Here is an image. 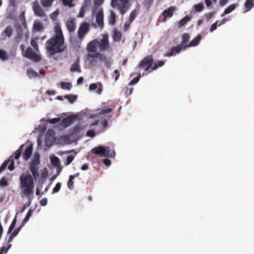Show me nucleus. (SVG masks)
Wrapping results in <instances>:
<instances>
[{
  "label": "nucleus",
  "mask_w": 254,
  "mask_h": 254,
  "mask_svg": "<svg viewBox=\"0 0 254 254\" xmlns=\"http://www.w3.org/2000/svg\"><path fill=\"white\" fill-rule=\"evenodd\" d=\"M54 32V34L46 41L45 44L47 51L51 55L62 53L66 48L64 35L59 22L55 23Z\"/></svg>",
  "instance_id": "f257e3e1"
},
{
  "label": "nucleus",
  "mask_w": 254,
  "mask_h": 254,
  "mask_svg": "<svg viewBox=\"0 0 254 254\" xmlns=\"http://www.w3.org/2000/svg\"><path fill=\"white\" fill-rule=\"evenodd\" d=\"M34 177L28 172L22 173L19 177L20 188L22 194L29 198L33 193L34 188Z\"/></svg>",
  "instance_id": "f03ea898"
},
{
  "label": "nucleus",
  "mask_w": 254,
  "mask_h": 254,
  "mask_svg": "<svg viewBox=\"0 0 254 254\" xmlns=\"http://www.w3.org/2000/svg\"><path fill=\"white\" fill-rule=\"evenodd\" d=\"M33 144L31 142H27L25 144H21L9 159H19L21 156L23 159H30L33 152Z\"/></svg>",
  "instance_id": "7ed1b4c3"
},
{
  "label": "nucleus",
  "mask_w": 254,
  "mask_h": 254,
  "mask_svg": "<svg viewBox=\"0 0 254 254\" xmlns=\"http://www.w3.org/2000/svg\"><path fill=\"white\" fill-rule=\"evenodd\" d=\"M190 35L188 33H184L182 36V41L180 44L177 46L172 47L168 52L165 55L164 57H171L174 54H178L182 50H185L188 46V42L190 40Z\"/></svg>",
  "instance_id": "20e7f679"
},
{
  "label": "nucleus",
  "mask_w": 254,
  "mask_h": 254,
  "mask_svg": "<svg viewBox=\"0 0 254 254\" xmlns=\"http://www.w3.org/2000/svg\"><path fill=\"white\" fill-rule=\"evenodd\" d=\"M92 153L98 155L100 157L114 158L116 153L113 149L109 146H98L91 150Z\"/></svg>",
  "instance_id": "39448f33"
},
{
  "label": "nucleus",
  "mask_w": 254,
  "mask_h": 254,
  "mask_svg": "<svg viewBox=\"0 0 254 254\" xmlns=\"http://www.w3.org/2000/svg\"><path fill=\"white\" fill-rule=\"evenodd\" d=\"M138 66L140 68L144 69L145 71L149 72V69L155 70L157 67V64L154 62L153 56L149 55L145 57L139 63Z\"/></svg>",
  "instance_id": "423d86ee"
},
{
  "label": "nucleus",
  "mask_w": 254,
  "mask_h": 254,
  "mask_svg": "<svg viewBox=\"0 0 254 254\" xmlns=\"http://www.w3.org/2000/svg\"><path fill=\"white\" fill-rule=\"evenodd\" d=\"M119 0H112L111 5L113 8L117 7L120 13L123 15L129 8L130 6V1L131 0H120V3L118 4Z\"/></svg>",
  "instance_id": "0eeeda50"
},
{
  "label": "nucleus",
  "mask_w": 254,
  "mask_h": 254,
  "mask_svg": "<svg viewBox=\"0 0 254 254\" xmlns=\"http://www.w3.org/2000/svg\"><path fill=\"white\" fill-rule=\"evenodd\" d=\"M40 160H32V161L29 165V169L32 173V176L34 177L35 180H36L39 176V165L40 163Z\"/></svg>",
  "instance_id": "6e6552de"
},
{
  "label": "nucleus",
  "mask_w": 254,
  "mask_h": 254,
  "mask_svg": "<svg viewBox=\"0 0 254 254\" xmlns=\"http://www.w3.org/2000/svg\"><path fill=\"white\" fill-rule=\"evenodd\" d=\"M90 29L89 24L87 22L81 23L77 31L78 38L82 40L86 34L89 32Z\"/></svg>",
  "instance_id": "1a4fd4ad"
},
{
  "label": "nucleus",
  "mask_w": 254,
  "mask_h": 254,
  "mask_svg": "<svg viewBox=\"0 0 254 254\" xmlns=\"http://www.w3.org/2000/svg\"><path fill=\"white\" fill-rule=\"evenodd\" d=\"M24 56L36 62H38L41 60L40 56L36 54L32 49L30 47L25 50Z\"/></svg>",
  "instance_id": "9d476101"
},
{
  "label": "nucleus",
  "mask_w": 254,
  "mask_h": 254,
  "mask_svg": "<svg viewBox=\"0 0 254 254\" xmlns=\"http://www.w3.org/2000/svg\"><path fill=\"white\" fill-rule=\"evenodd\" d=\"M99 50L100 51H105L109 49L110 45L109 36L107 34L103 35L102 39L99 41Z\"/></svg>",
  "instance_id": "9b49d317"
},
{
  "label": "nucleus",
  "mask_w": 254,
  "mask_h": 254,
  "mask_svg": "<svg viewBox=\"0 0 254 254\" xmlns=\"http://www.w3.org/2000/svg\"><path fill=\"white\" fill-rule=\"evenodd\" d=\"M99 46V41L97 39H94L88 43L86 50L89 53H96L97 47Z\"/></svg>",
  "instance_id": "f8f14e48"
},
{
  "label": "nucleus",
  "mask_w": 254,
  "mask_h": 254,
  "mask_svg": "<svg viewBox=\"0 0 254 254\" xmlns=\"http://www.w3.org/2000/svg\"><path fill=\"white\" fill-rule=\"evenodd\" d=\"M96 21L99 26L103 28L104 27V14L103 10L100 8L96 15Z\"/></svg>",
  "instance_id": "ddd939ff"
},
{
  "label": "nucleus",
  "mask_w": 254,
  "mask_h": 254,
  "mask_svg": "<svg viewBox=\"0 0 254 254\" xmlns=\"http://www.w3.org/2000/svg\"><path fill=\"white\" fill-rule=\"evenodd\" d=\"M33 10L35 14L40 17H44L46 16V14L41 7L40 6L38 3H34L33 4Z\"/></svg>",
  "instance_id": "4468645a"
},
{
  "label": "nucleus",
  "mask_w": 254,
  "mask_h": 254,
  "mask_svg": "<svg viewBox=\"0 0 254 254\" xmlns=\"http://www.w3.org/2000/svg\"><path fill=\"white\" fill-rule=\"evenodd\" d=\"M75 116H69L63 119L61 121V125L64 127H67L72 124L74 121Z\"/></svg>",
  "instance_id": "2eb2a0df"
},
{
  "label": "nucleus",
  "mask_w": 254,
  "mask_h": 254,
  "mask_svg": "<svg viewBox=\"0 0 254 254\" xmlns=\"http://www.w3.org/2000/svg\"><path fill=\"white\" fill-rule=\"evenodd\" d=\"M66 27L69 32H73L76 28L75 20L73 18H69L66 23Z\"/></svg>",
  "instance_id": "dca6fc26"
},
{
  "label": "nucleus",
  "mask_w": 254,
  "mask_h": 254,
  "mask_svg": "<svg viewBox=\"0 0 254 254\" xmlns=\"http://www.w3.org/2000/svg\"><path fill=\"white\" fill-rule=\"evenodd\" d=\"M89 89L90 90H94L97 89L96 93L100 94L103 90V86L100 82L91 83L89 85Z\"/></svg>",
  "instance_id": "f3484780"
},
{
  "label": "nucleus",
  "mask_w": 254,
  "mask_h": 254,
  "mask_svg": "<svg viewBox=\"0 0 254 254\" xmlns=\"http://www.w3.org/2000/svg\"><path fill=\"white\" fill-rule=\"evenodd\" d=\"M23 36V32L22 28L20 27L19 29H17L16 31V36L15 37L14 39V43L15 45H18Z\"/></svg>",
  "instance_id": "a211bd4d"
},
{
  "label": "nucleus",
  "mask_w": 254,
  "mask_h": 254,
  "mask_svg": "<svg viewBox=\"0 0 254 254\" xmlns=\"http://www.w3.org/2000/svg\"><path fill=\"white\" fill-rule=\"evenodd\" d=\"M70 71L71 72H81V69L79 64V58H78L74 63L71 65L70 68Z\"/></svg>",
  "instance_id": "6ab92c4d"
},
{
  "label": "nucleus",
  "mask_w": 254,
  "mask_h": 254,
  "mask_svg": "<svg viewBox=\"0 0 254 254\" xmlns=\"http://www.w3.org/2000/svg\"><path fill=\"white\" fill-rule=\"evenodd\" d=\"M176 10V7L174 6H170L168 9L164 10L163 12V15H165L166 17L169 18L171 17L174 14V11Z\"/></svg>",
  "instance_id": "aec40b11"
},
{
  "label": "nucleus",
  "mask_w": 254,
  "mask_h": 254,
  "mask_svg": "<svg viewBox=\"0 0 254 254\" xmlns=\"http://www.w3.org/2000/svg\"><path fill=\"white\" fill-rule=\"evenodd\" d=\"M254 7V0H246L244 3V13L247 12Z\"/></svg>",
  "instance_id": "412c9836"
},
{
  "label": "nucleus",
  "mask_w": 254,
  "mask_h": 254,
  "mask_svg": "<svg viewBox=\"0 0 254 254\" xmlns=\"http://www.w3.org/2000/svg\"><path fill=\"white\" fill-rule=\"evenodd\" d=\"M87 58L89 60L90 58H98L100 61H106V57L105 56L102 55L99 53H96L94 54H88L87 55Z\"/></svg>",
  "instance_id": "4be33fe9"
},
{
  "label": "nucleus",
  "mask_w": 254,
  "mask_h": 254,
  "mask_svg": "<svg viewBox=\"0 0 254 254\" xmlns=\"http://www.w3.org/2000/svg\"><path fill=\"white\" fill-rule=\"evenodd\" d=\"M23 225L21 224L18 228H16L13 232H12L11 233H10V235L9 236L8 243H10L12 241L13 238L18 235V233L23 227Z\"/></svg>",
  "instance_id": "5701e85b"
},
{
  "label": "nucleus",
  "mask_w": 254,
  "mask_h": 254,
  "mask_svg": "<svg viewBox=\"0 0 254 254\" xmlns=\"http://www.w3.org/2000/svg\"><path fill=\"white\" fill-rule=\"evenodd\" d=\"M201 39V36L200 35H197L195 38H194L192 40H191L188 44L189 47L195 46L197 45L200 40Z\"/></svg>",
  "instance_id": "b1692460"
},
{
  "label": "nucleus",
  "mask_w": 254,
  "mask_h": 254,
  "mask_svg": "<svg viewBox=\"0 0 254 254\" xmlns=\"http://www.w3.org/2000/svg\"><path fill=\"white\" fill-rule=\"evenodd\" d=\"M116 19V14L114 11H113V10H111V12H110V14L108 17L109 23L110 24L114 25L115 24Z\"/></svg>",
  "instance_id": "393cba45"
},
{
  "label": "nucleus",
  "mask_w": 254,
  "mask_h": 254,
  "mask_svg": "<svg viewBox=\"0 0 254 254\" xmlns=\"http://www.w3.org/2000/svg\"><path fill=\"white\" fill-rule=\"evenodd\" d=\"M122 35L120 31H119L116 29L114 30V33L113 35V40L114 41H116V42L120 41L121 40V38H122Z\"/></svg>",
  "instance_id": "a878e982"
},
{
  "label": "nucleus",
  "mask_w": 254,
  "mask_h": 254,
  "mask_svg": "<svg viewBox=\"0 0 254 254\" xmlns=\"http://www.w3.org/2000/svg\"><path fill=\"white\" fill-rule=\"evenodd\" d=\"M236 5L237 4H233L229 6L225 9L224 12L221 15V16H224L225 15L231 12L236 8Z\"/></svg>",
  "instance_id": "bb28decb"
},
{
  "label": "nucleus",
  "mask_w": 254,
  "mask_h": 254,
  "mask_svg": "<svg viewBox=\"0 0 254 254\" xmlns=\"http://www.w3.org/2000/svg\"><path fill=\"white\" fill-rule=\"evenodd\" d=\"M112 111V109L111 108H107L102 109L98 113L99 117H106L107 115L110 113Z\"/></svg>",
  "instance_id": "cd10ccee"
},
{
  "label": "nucleus",
  "mask_w": 254,
  "mask_h": 254,
  "mask_svg": "<svg viewBox=\"0 0 254 254\" xmlns=\"http://www.w3.org/2000/svg\"><path fill=\"white\" fill-rule=\"evenodd\" d=\"M44 28L43 24L39 21H35L33 25V29L36 31H40Z\"/></svg>",
  "instance_id": "c85d7f7f"
},
{
  "label": "nucleus",
  "mask_w": 254,
  "mask_h": 254,
  "mask_svg": "<svg viewBox=\"0 0 254 254\" xmlns=\"http://www.w3.org/2000/svg\"><path fill=\"white\" fill-rule=\"evenodd\" d=\"M3 33L8 38L10 37L13 33L12 28L10 26H7L3 31Z\"/></svg>",
  "instance_id": "c756f323"
},
{
  "label": "nucleus",
  "mask_w": 254,
  "mask_h": 254,
  "mask_svg": "<svg viewBox=\"0 0 254 254\" xmlns=\"http://www.w3.org/2000/svg\"><path fill=\"white\" fill-rule=\"evenodd\" d=\"M27 74L30 78L37 77L39 76V74L31 68L27 70Z\"/></svg>",
  "instance_id": "7c9ffc66"
},
{
  "label": "nucleus",
  "mask_w": 254,
  "mask_h": 254,
  "mask_svg": "<svg viewBox=\"0 0 254 254\" xmlns=\"http://www.w3.org/2000/svg\"><path fill=\"white\" fill-rule=\"evenodd\" d=\"M190 19V18L188 16H186L182 18L179 23L178 27L181 28L184 26Z\"/></svg>",
  "instance_id": "2f4dec72"
},
{
  "label": "nucleus",
  "mask_w": 254,
  "mask_h": 254,
  "mask_svg": "<svg viewBox=\"0 0 254 254\" xmlns=\"http://www.w3.org/2000/svg\"><path fill=\"white\" fill-rule=\"evenodd\" d=\"M61 88L64 90H70L72 87V85L69 82H61Z\"/></svg>",
  "instance_id": "473e14b6"
},
{
  "label": "nucleus",
  "mask_w": 254,
  "mask_h": 254,
  "mask_svg": "<svg viewBox=\"0 0 254 254\" xmlns=\"http://www.w3.org/2000/svg\"><path fill=\"white\" fill-rule=\"evenodd\" d=\"M54 0H41V2L44 7H49L51 6Z\"/></svg>",
  "instance_id": "72a5a7b5"
},
{
  "label": "nucleus",
  "mask_w": 254,
  "mask_h": 254,
  "mask_svg": "<svg viewBox=\"0 0 254 254\" xmlns=\"http://www.w3.org/2000/svg\"><path fill=\"white\" fill-rule=\"evenodd\" d=\"M16 221H17L16 217H15L13 219V220L8 228V231H7L8 234L11 233V232L13 231V230L15 226V225L16 223Z\"/></svg>",
  "instance_id": "f704fd0d"
},
{
  "label": "nucleus",
  "mask_w": 254,
  "mask_h": 254,
  "mask_svg": "<svg viewBox=\"0 0 254 254\" xmlns=\"http://www.w3.org/2000/svg\"><path fill=\"white\" fill-rule=\"evenodd\" d=\"M64 98L68 100L70 103H73L76 99L77 96L73 95H66Z\"/></svg>",
  "instance_id": "c9c22d12"
},
{
  "label": "nucleus",
  "mask_w": 254,
  "mask_h": 254,
  "mask_svg": "<svg viewBox=\"0 0 254 254\" xmlns=\"http://www.w3.org/2000/svg\"><path fill=\"white\" fill-rule=\"evenodd\" d=\"M194 10L197 12H201L204 9V5L202 3H199L193 6Z\"/></svg>",
  "instance_id": "e433bc0d"
},
{
  "label": "nucleus",
  "mask_w": 254,
  "mask_h": 254,
  "mask_svg": "<svg viewBox=\"0 0 254 254\" xmlns=\"http://www.w3.org/2000/svg\"><path fill=\"white\" fill-rule=\"evenodd\" d=\"M60 160H51V163L53 165L55 166H57L58 167V173H60V172L62 170V168L61 167V166L60 165Z\"/></svg>",
  "instance_id": "4c0bfd02"
},
{
  "label": "nucleus",
  "mask_w": 254,
  "mask_h": 254,
  "mask_svg": "<svg viewBox=\"0 0 254 254\" xmlns=\"http://www.w3.org/2000/svg\"><path fill=\"white\" fill-rule=\"evenodd\" d=\"M73 176H70L67 182V185L69 189L71 190L73 188Z\"/></svg>",
  "instance_id": "58836bf2"
},
{
  "label": "nucleus",
  "mask_w": 254,
  "mask_h": 254,
  "mask_svg": "<svg viewBox=\"0 0 254 254\" xmlns=\"http://www.w3.org/2000/svg\"><path fill=\"white\" fill-rule=\"evenodd\" d=\"M214 14V12H209L208 13L204 14V15H203V17L206 21H208L213 17Z\"/></svg>",
  "instance_id": "ea45409f"
},
{
  "label": "nucleus",
  "mask_w": 254,
  "mask_h": 254,
  "mask_svg": "<svg viewBox=\"0 0 254 254\" xmlns=\"http://www.w3.org/2000/svg\"><path fill=\"white\" fill-rule=\"evenodd\" d=\"M30 43H31V45L34 48L35 51L36 52H38L39 51L38 45L37 42L36 41V40L32 39L31 40Z\"/></svg>",
  "instance_id": "a19ab883"
},
{
  "label": "nucleus",
  "mask_w": 254,
  "mask_h": 254,
  "mask_svg": "<svg viewBox=\"0 0 254 254\" xmlns=\"http://www.w3.org/2000/svg\"><path fill=\"white\" fill-rule=\"evenodd\" d=\"M136 16V10L134 9V10H132L130 13L129 17L128 19L129 22H132L135 19Z\"/></svg>",
  "instance_id": "79ce46f5"
},
{
  "label": "nucleus",
  "mask_w": 254,
  "mask_h": 254,
  "mask_svg": "<svg viewBox=\"0 0 254 254\" xmlns=\"http://www.w3.org/2000/svg\"><path fill=\"white\" fill-rule=\"evenodd\" d=\"M0 59H1L2 61H5L7 60L8 57L6 52L0 50Z\"/></svg>",
  "instance_id": "37998d69"
},
{
  "label": "nucleus",
  "mask_w": 254,
  "mask_h": 254,
  "mask_svg": "<svg viewBox=\"0 0 254 254\" xmlns=\"http://www.w3.org/2000/svg\"><path fill=\"white\" fill-rule=\"evenodd\" d=\"M10 160H5L0 167V173L4 171L7 166Z\"/></svg>",
  "instance_id": "c03bdc74"
},
{
  "label": "nucleus",
  "mask_w": 254,
  "mask_h": 254,
  "mask_svg": "<svg viewBox=\"0 0 254 254\" xmlns=\"http://www.w3.org/2000/svg\"><path fill=\"white\" fill-rule=\"evenodd\" d=\"M48 176V173L46 168H44L41 171V178L42 179H45Z\"/></svg>",
  "instance_id": "a18cd8bd"
},
{
  "label": "nucleus",
  "mask_w": 254,
  "mask_h": 254,
  "mask_svg": "<svg viewBox=\"0 0 254 254\" xmlns=\"http://www.w3.org/2000/svg\"><path fill=\"white\" fill-rule=\"evenodd\" d=\"M0 186L6 187L8 186L7 179L5 177H3L0 180Z\"/></svg>",
  "instance_id": "49530a36"
},
{
  "label": "nucleus",
  "mask_w": 254,
  "mask_h": 254,
  "mask_svg": "<svg viewBox=\"0 0 254 254\" xmlns=\"http://www.w3.org/2000/svg\"><path fill=\"white\" fill-rule=\"evenodd\" d=\"M32 214V211L31 210H29L28 212H27L25 217L24 218L22 224L24 225L25 223L29 220L30 217L31 216Z\"/></svg>",
  "instance_id": "de8ad7c7"
},
{
  "label": "nucleus",
  "mask_w": 254,
  "mask_h": 254,
  "mask_svg": "<svg viewBox=\"0 0 254 254\" xmlns=\"http://www.w3.org/2000/svg\"><path fill=\"white\" fill-rule=\"evenodd\" d=\"M61 188V185L60 183H58L55 188L53 190V193L58 192Z\"/></svg>",
  "instance_id": "09e8293b"
},
{
  "label": "nucleus",
  "mask_w": 254,
  "mask_h": 254,
  "mask_svg": "<svg viewBox=\"0 0 254 254\" xmlns=\"http://www.w3.org/2000/svg\"><path fill=\"white\" fill-rule=\"evenodd\" d=\"M140 75L139 74L137 77L133 78L132 80L129 83V85H133L138 82L140 79Z\"/></svg>",
  "instance_id": "8fccbe9b"
},
{
  "label": "nucleus",
  "mask_w": 254,
  "mask_h": 254,
  "mask_svg": "<svg viewBox=\"0 0 254 254\" xmlns=\"http://www.w3.org/2000/svg\"><path fill=\"white\" fill-rule=\"evenodd\" d=\"M59 11L58 9L55 11L50 16V18L53 20L56 19L59 14Z\"/></svg>",
  "instance_id": "3c124183"
},
{
  "label": "nucleus",
  "mask_w": 254,
  "mask_h": 254,
  "mask_svg": "<svg viewBox=\"0 0 254 254\" xmlns=\"http://www.w3.org/2000/svg\"><path fill=\"white\" fill-rule=\"evenodd\" d=\"M85 11V7L82 6L80 8L79 13L78 15V17H83L84 16Z\"/></svg>",
  "instance_id": "603ef678"
},
{
  "label": "nucleus",
  "mask_w": 254,
  "mask_h": 254,
  "mask_svg": "<svg viewBox=\"0 0 254 254\" xmlns=\"http://www.w3.org/2000/svg\"><path fill=\"white\" fill-rule=\"evenodd\" d=\"M9 4L10 6L13 7V9H15L16 8V0H8Z\"/></svg>",
  "instance_id": "864d4df0"
},
{
  "label": "nucleus",
  "mask_w": 254,
  "mask_h": 254,
  "mask_svg": "<svg viewBox=\"0 0 254 254\" xmlns=\"http://www.w3.org/2000/svg\"><path fill=\"white\" fill-rule=\"evenodd\" d=\"M218 25V21H216L215 23H214L213 24H212L210 28V31L213 32L216 29L217 26Z\"/></svg>",
  "instance_id": "5fc2aeb1"
},
{
  "label": "nucleus",
  "mask_w": 254,
  "mask_h": 254,
  "mask_svg": "<svg viewBox=\"0 0 254 254\" xmlns=\"http://www.w3.org/2000/svg\"><path fill=\"white\" fill-rule=\"evenodd\" d=\"M19 19L22 22V24L24 25V24H26V22L25 21V16H24V13L22 12L20 13L19 15Z\"/></svg>",
  "instance_id": "6e6d98bb"
},
{
  "label": "nucleus",
  "mask_w": 254,
  "mask_h": 254,
  "mask_svg": "<svg viewBox=\"0 0 254 254\" xmlns=\"http://www.w3.org/2000/svg\"><path fill=\"white\" fill-rule=\"evenodd\" d=\"M10 163L8 166V169L10 171H12L15 168L14 164L13 162L14 160H10Z\"/></svg>",
  "instance_id": "4d7b16f0"
},
{
  "label": "nucleus",
  "mask_w": 254,
  "mask_h": 254,
  "mask_svg": "<svg viewBox=\"0 0 254 254\" xmlns=\"http://www.w3.org/2000/svg\"><path fill=\"white\" fill-rule=\"evenodd\" d=\"M86 135L93 137L95 136V131L93 130H89L86 133Z\"/></svg>",
  "instance_id": "13d9d810"
},
{
  "label": "nucleus",
  "mask_w": 254,
  "mask_h": 254,
  "mask_svg": "<svg viewBox=\"0 0 254 254\" xmlns=\"http://www.w3.org/2000/svg\"><path fill=\"white\" fill-rule=\"evenodd\" d=\"M60 121L59 118H53L52 119H50L48 121V122L51 124H55L58 123Z\"/></svg>",
  "instance_id": "bf43d9fd"
},
{
  "label": "nucleus",
  "mask_w": 254,
  "mask_h": 254,
  "mask_svg": "<svg viewBox=\"0 0 254 254\" xmlns=\"http://www.w3.org/2000/svg\"><path fill=\"white\" fill-rule=\"evenodd\" d=\"M62 1L64 5H69L70 6H72L73 0H62Z\"/></svg>",
  "instance_id": "052dcab7"
},
{
  "label": "nucleus",
  "mask_w": 254,
  "mask_h": 254,
  "mask_svg": "<svg viewBox=\"0 0 254 254\" xmlns=\"http://www.w3.org/2000/svg\"><path fill=\"white\" fill-rule=\"evenodd\" d=\"M114 75H115V81H116L118 79V78H119V77L120 76V73L117 69H116L114 71Z\"/></svg>",
  "instance_id": "680f3d73"
},
{
  "label": "nucleus",
  "mask_w": 254,
  "mask_h": 254,
  "mask_svg": "<svg viewBox=\"0 0 254 254\" xmlns=\"http://www.w3.org/2000/svg\"><path fill=\"white\" fill-rule=\"evenodd\" d=\"M47 201L48 200L46 198H43L40 200V203L42 206H45L47 203Z\"/></svg>",
  "instance_id": "e2e57ef3"
},
{
  "label": "nucleus",
  "mask_w": 254,
  "mask_h": 254,
  "mask_svg": "<svg viewBox=\"0 0 254 254\" xmlns=\"http://www.w3.org/2000/svg\"><path fill=\"white\" fill-rule=\"evenodd\" d=\"M103 163L106 166H109L111 164V160H103Z\"/></svg>",
  "instance_id": "0e129e2a"
},
{
  "label": "nucleus",
  "mask_w": 254,
  "mask_h": 254,
  "mask_svg": "<svg viewBox=\"0 0 254 254\" xmlns=\"http://www.w3.org/2000/svg\"><path fill=\"white\" fill-rule=\"evenodd\" d=\"M205 3L208 7L211 6L212 5V1L211 0H205Z\"/></svg>",
  "instance_id": "69168bd1"
},
{
  "label": "nucleus",
  "mask_w": 254,
  "mask_h": 254,
  "mask_svg": "<svg viewBox=\"0 0 254 254\" xmlns=\"http://www.w3.org/2000/svg\"><path fill=\"white\" fill-rule=\"evenodd\" d=\"M228 2L227 0H219V3L220 6H224Z\"/></svg>",
  "instance_id": "338daca9"
},
{
  "label": "nucleus",
  "mask_w": 254,
  "mask_h": 254,
  "mask_svg": "<svg viewBox=\"0 0 254 254\" xmlns=\"http://www.w3.org/2000/svg\"><path fill=\"white\" fill-rule=\"evenodd\" d=\"M156 63L157 64L158 67H159V66H162V65H163L165 64V62L163 61L160 60V61H158L157 62V63Z\"/></svg>",
  "instance_id": "774afa93"
}]
</instances>
